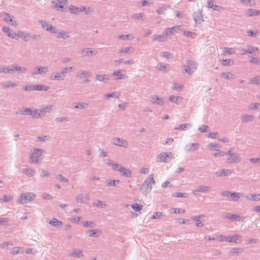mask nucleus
Wrapping results in <instances>:
<instances>
[{
	"label": "nucleus",
	"instance_id": "obj_48",
	"mask_svg": "<svg viewBox=\"0 0 260 260\" xmlns=\"http://www.w3.org/2000/svg\"><path fill=\"white\" fill-rule=\"evenodd\" d=\"M133 52L134 49L132 47L123 48L119 50L120 53H123L126 54L133 53Z\"/></svg>",
	"mask_w": 260,
	"mask_h": 260
},
{
	"label": "nucleus",
	"instance_id": "obj_18",
	"mask_svg": "<svg viewBox=\"0 0 260 260\" xmlns=\"http://www.w3.org/2000/svg\"><path fill=\"white\" fill-rule=\"evenodd\" d=\"M210 187L208 186L201 185L198 186L197 189L192 191L194 195H198L199 192L205 193L208 192L210 189Z\"/></svg>",
	"mask_w": 260,
	"mask_h": 260
},
{
	"label": "nucleus",
	"instance_id": "obj_46",
	"mask_svg": "<svg viewBox=\"0 0 260 260\" xmlns=\"http://www.w3.org/2000/svg\"><path fill=\"white\" fill-rule=\"evenodd\" d=\"M260 11L253 9H249L247 11V15L248 16H256L259 15Z\"/></svg>",
	"mask_w": 260,
	"mask_h": 260
},
{
	"label": "nucleus",
	"instance_id": "obj_62",
	"mask_svg": "<svg viewBox=\"0 0 260 260\" xmlns=\"http://www.w3.org/2000/svg\"><path fill=\"white\" fill-rule=\"evenodd\" d=\"M13 199V197L10 195H5L3 198L0 199L2 202H10Z\"/></svg>",
	"mask_w": 260,
	"mask_h": 260
},
{
	"label": "nucleus",
	"instance_id": "obj_12",
	"mask_svg": "<svg viewBox=\"0 0 260 260\" xmlns=\"http://www.w3.org/2000/svg\"><path fill=\"white\" fill-rule=\"evenodd\" d=\"M49 72L48 67H37L32 71L31 74L34 76L45 74Z\"/></svg>",
	"mask_w": 260,
	"mask_h": 260
},
{
	"label": "nucleus",
	"instance_id": "obj_19",
	"mask_svg": "<svg viewBox=\"0 0 260 260\" xmlns=\"http://www.w3.org/2000/svg\"><path fill=\"white\" fill-rule=\"evenodd\" d=\"M225 218H227L232 221H243L244 220V218L241 217L238 215L235 214H231L228 213L225 216Z\"/></svg>",
	"mask_w": 260,
	"mask_h": 260
},
{
	"label": "nucleus",
	"instance_id": "obj_63",
	"mask_svg": "<svg viewBox=\"0 0 260 260\" xmlns=\"http://www.w3.org/2000/svg\"><path fill=\"white\" fill-rule=\"evenodd\" d=\"M163 216L162 212H156L154 213L153 215L151 216V219H160Z\"/></svg>",
	"mask_w": 260,
	"mask_h": 260
},
{
	"label": "nucleus",
	"instance_id": "obj_61",
	"mask_svg": "<svg viewBox=\"0 0 260 260\" xmlns=\"http://www.w3.org/2000/svg\"><path fill=\"white\" fill-rule=\"evenodd\" d=\"M39 112V111H38V109L32 108V111H31V117L34 119H40L39 118V115H38Z\"/></svg>",
	"mask_w": 260,
	"mask_h": 260
},
{
	"label": "nucleus",
	"instance_id": "obj_4",
	"mask_svg": "<svg viewBox=\"0 0 260 260\" xmlns=\"http://www.w3.org/2000/svg\"><path fill=\"white\" fill-rule=\"evenodd\" d=\"M74 69L73 67H64L60 72L55 73L54 76H51L50 79L51 80H63L66 76V74L72 72Z\"/></svg>",
	"mask_w": 260,
	"mask_h": 260
},
{
	"label": "nucleus",
	"instance_id": "obj_3",
	"mask_svg": "<svg viewBox=\"0 0 260 260\" xmlns=\"http://www.w3.org/2000/svg\"><path fill=\"white\" fill-rule=\"evenodd\" d=\"M36 197V194L31 192H25L20 194L19 198L17 200V203L24 204L34 201Z\"/></svg>",
	"mask_w": 260,
	"mask_h": 260
},
{
	"label": "nucleus",
	"instance_id": "obj_10",
	"mask_svg": "<svg viewBox=\"0 0 260 260\" xmlns=\"http://www.w3.org/2000/svg\"><path fill=\"white\" fill-rule=\"evenodd\" d=\"M173 156L172 152H162L157 155L156 161L160 162H167V159H172Z\"/></svg>",
	"mask_w": 260,
	"mask_h": 260
},
{
	"label": "nucleus",
	"instance_id": "obj_28",
	"mask_svg": "<svg viewBox=\"0 0 260 260\" xmlns=\"http://www.w3.org/2000/svg\"><path fill=\"white\" fill-rule=\"evenodd\" d=\"M199 144L198 143H193L188 145H186L185 147V150L187 152L194 151L198 149Z\"/></svg>",
	"mask_w": 260,
	"mask_h": 260
},
{
	"label": "nucleus",
	"instance_id": "obj_15",
	"mask_svg": "<svg viewBox=\"0 0 260 260\" xmlns=\"http://www.w3.org/2000/svg\"><path fill=\"white\" fill-rule=\"evenodd\" d=\"M89 200V196L88 194L81 193L77 196L76 202L80 204H85Z\"/></svg>",
	"mask_w": 260,
	"mask_h": 260
},
{
	"label": "nucleus",
	"instance_id": "obj_5",
	"mask_svg": "<svg viewBox=\"0 0 260 260\" xmlns=\"http://www.w3.org/2000/svg\"><path fill=\"white\" fill-rule=\"evenodd\" d=\"M198 63L192 60H187L186 65H183L182 68L183 73H186L189 75H192L197 69Z\"/></svg>",
	"mask_w": 260,
	"mask_h": 260
},
{
	"label": "nucleus",
	"instance_id": "obj_38",
	"mask_svg": "<svg viewBox=\"0 0 260 260\" xmlns=\"http://www.w3.org/2000/svg\"><path fill=\"white\" fill-rule=\"evenodd\" d=\"M179 26H174L172 27L167 28L164 31L165 36L167 37L168 36L173 35L174 33V31L176 29H179Z\"/></svg>",
	"mask_w": 260,
	"mask_h": 260
},
{
	"label": "nucleus",
	"instance_id": "obj_11",
	"mask_svg": "<svg viewBox=\"0 0 260 260\" xmlns=\"http://www.w3.org/2000/svg\"><path fill=\"white\" fill-rule=\"evenodd\" d=\"M1 17L3 18L4 21L8 23H10L13 26L16 25V22L14 20V17L12 15L5 12L2 13Z\"/></svg>",
	"mask_w": 260,
	"mask_h": 260
},
{
	"label": "nucleus",
	"instance_id": "obj_57",
	"mask_svg": "<svg viewBox=\"0 0 260 260\" xmlns=\"http://www.w3.org/2000/svg\"><path fill=\"white\" fill-rule=\"evenodd\" d=\"M132 208L136 212L140 211L142 208L143 206L138 203H135L131 205Z\"/></svg>",
	"mask_w": 260,
	"mask_h": 260
},
{
	"label": "nucleus",
	"instance_id": "obj_53",
	"mask_svg": "<svg viewBox=\"0 0 260 260\" xmlns=\"http://www.w3.org/2000/svg\"><path fill=\"white\" fill-rule=\"evenodd\" d=\"M3 87L4 88H8L10 87H14L17 86V84L16 83L13 82L12 81H8L5 82H4L3 84Z\"/></svg>",
	"mask_w": 260,
	"mask_h": 260
},
{
	"label": "nucleus",
	"instance_id": "obj_41",
	"mask_svg": "<svg viewBox=\"0 0 260 260\" xmlns=\"http://www.w3.org/2000/svg\"><path fill=\"white\" fill-rule=\"evenodd\" d=\"M156 69L159 71H162L166 73H168L169 71V70L167 69V65L162 62L157 63Z\"/></svg>",
	"mask_w": 260,
	"mask_h": 260
},
{
	"label": "nucleus",
	"instance_id": "obj_42",
	"mask_svg": "<svg viewBox=\"0 0 260 260\" xmlns=\"http://www.w3.org/2000/svg\"><path fill=\"white\" fill-rule=\"evenodd\" d=\"M35 90L37 91H47L49 87L42 84L34 85Z\"/></svg>",
	"mask_w": 260,
	"mask_h": 260
},
{
	"label": "nucleus",
	"instance_id": "obj_58",
	"mask_svg": "<svg viewBox=\"0 0 260 260\" xmlns=\"http://www.w3.org/2000/svg\"><path fill=\"white\" fill-rule=\"evenodd\" d=\"M12 67L14 68V70L15 71L21 72L22 73H24L27 71V69L26 68L19 67L17 65H13Z\"/></svg>",
	"mask_w": 260,
	"mask_h": 260
},
{
	"label": "nucleus",
	"instance_id": "obj_43",
	"mask_svg": "<svg viewBox=\"0 0 260 260\" xmlns=\"http://www.w3.org/2000/svg\"><path fill=\"white\" fill-rule=\"evenodd\" d=\"M49 223L55 227H59L62 224V222L56 218H53L52 220L49 222Z\"/></svg>",
	"mask_w": 260,
	"mask_h": 260
},
{
	"label": "nucleus",
	"instance_id": "obj_20",
	"mask_svg": "<svg viewBox=\"0 0 260 260\" xmlns=\"http://www.w3.org/2000/svg\"><path fill=\"white\" fill-rule=\"evenodd\" d=\"M98 52L93 50L92 48H84L81 50V54L83 56H87L89 55L93 56L96 55Z\"/></svg>",
	"mask_w": 260,
	"mask_h": 260
},
{
	"label": "nucleus",
	"instance_id": "obj_37",
	"mask_svg": "<svg viewBox=\"0 0 260 260\" xmlns=\"http://www.w3.org/2000/svg\"><path fill=\"white\" fill-rule=\"evenodd\" d=\"M182 101V98L179 96L171 95L169 98V101L177 105Z\"/></svg>",
	"mask_w": 260,
	"mask_h": 260
},
{
	"label": "nucleus",
	"instance_id": "obj_49",
	"mask_svg": "<svg viewBox=\"0 0 260 260\" xmlns=\"http://www.w3.org/2000/svg\"><path fill=\"white\" fill-rule=\"evenodd\" d=\"M83 226L84 228H94L96 226L95 222L93 221H85L83 222Z\"/></svg>",
	"mask_w": 260,
	"mask_h": 260
},
{
	"label": "nucleus",
	"instance_id": "obj_7",
	"mask_svg": "<svg viewBox=\"0 0 260 260\" xmlns=\"http://www.w3.org/2000/svg\"><path fill=\"white\" fill-rule=\"evenodd\" d=\"M227 155L230 156V157L227 159L229 164H238L241 160L240 155L238 153L233 152L232 148L227 152Z\"/></svg>",
	"mask_w": 260,
	"mask_h": 260
},
{
	"label": "nucleus",
	"instance_id": "obj_33",
	"mask_svg": "<svg viewBox=\"0 0 260 260\" xmlns=\"http://www.w3.org/2000/svg\"><path fill=\"white\" fill-rule=\"evenodd\" d=\"M254 116L252 115L245 114L241 116V120L243 123L249 122L253 121Z\"/></svg>",
	"mask_w": 260,
	"mask_h": 260
},
{
	"label": "nucleus",
	"instance_id": "obj_64",
	"mask_svg": "<svg viewBox=\"0 0 260 260\" xmlns=\"http://www.w3.org/2000/svg\"><path fill=\"white\" fill-rule=\"evenodd\" d=\"M38 110L39 111V114H38L39 118L40 119L42 118L43 117H44L45 116L46 113H47L46 111L45 110L44 107H43L42 108H41L40 109H38Z\"/></svg>",
	"mask_w": 260,
	"mask_h": 260
},
{
	"label": "nucleus",
	"instance_id": "obj_9",
	"mask_svg": "<svg viewBox=\"0 0 260 260\" xmlns=\"http://www.w3.org/2000/svg\"><path fill=\"white\" fill-rule=\"evenodd\" d=\"M150 102L155 105L163 106L165 104V98L159 97L156 95H152L150 96Z\"/></svg>",
	"mask_w": 260,
	"mask_h": 260
},
{
	"label": "nucleus",
	"instance_id": "obj_30",
	"mask_svg": "<svg viewBox=\"0 0 260 260\" xmlns=\"http://www.w3.org/2000/svg\"><path fill=\"white\" fill-rule=\"evenodd\" d=\"M90 75L91 73L89 71L81 70L78 72L77 77L80 79L87 78L90 76Z\"/></svg>",
	"mask_w": 260,
	"mask_h": 260
},
{
	"label": "nucleus",
	"instance_id": "obj_2",
	"mask_svg": "<svg viewBox=\"0 0 260 260\" xmlns=\"http://www.w3.org/2000/svg\"><path fill=\"white\" fill-rule=\"evenodd\" d=\"M153 174H150L144 180L140 189L143 194L146 196L152 189V185L155 184Z\"/></svg>",
	"mask_w": 260,
	"mask_h": 260
},
{
	"label": "nucleus",
	"instance_id": "obj_35",
	"mask_svg": "<svg viewBox=\"0 0 260 260\" xmlns=\"http://www.w3.org/2000/svg\"><path fill=\"white\" fill-rule=\"evenodd\" d=\"M108 165L110 166H112V170L116 171H119L120 170V168L122 166L120 164L115 163L112 160L109 159L108 160Z\"/></svg>",
	"mask_w": 260,
	"mask_h": 260
},
{
	"label": "nucleus",
	"instance_id": "obj_26",
	"mask_svg": "<svg viewBox=\"0 0 260 260\" xmlns=\"http://www.w3.org/2000/svg\"><path fill=\"white\" fill-rule=\"evenodd\" d=\"M69 256L75 258H80L83 256L82 251L80 249H73L69 253Z\"/></svg>",
	"mask_w": 260,
	"mask_h": 260
},
{
	"label": "nucleus",
	"instance_id": "obj_25",
	"mask_svg": "<svg viewBox=\"0 0 260 260\" xmlns=\"http://www.w3.org/2000/svg\"><path fill=\"white\" fill-rule=\"evenodd\" d=\"M232 174V171L231 170L228 169H222L215 172V175L218 177H220L222 176H228L229 175H231Z\"/></svg>",
	"mask_w": 260,
	"mask_h": 260
},
{
	"label": "nucleus",
	"instance_id": "obj_39",
	"mask_svg": "<svg viewBox=\"0 0 260 260\" xmlns=\"http://www.w3.org/2000/svg\"><path fill=\"white\" fill-rule=\"evenodd\" d=\"M220 77L226 80H231L234 77V75L231 72H222L220 74Z\"/></svg>",
	"mask_w": 260,
	"mask_h": 260
},
{
	"label": "nucleus",
	"instance_id": "obj_40",
	"mask_svg": "<svg viewBox=\"0 0 260 260\" xmlns=\"http://www.w3.org/2000/svg\"><path fill=\"white\" fill-rule=\"evenodd\" d=\"M69 11L71 14L78 15L80 12V7H77L74 5H71L69 7Z\"/></svg>",
	"mask_w": 260,
	"mask_h": 260
},
{
	"label": "nucleus",
	"instance_id": "obj_44",
	"mask_svg": "<svg viewBox=\"0 0 260 260\" xmlns=\"http://www.w3.org/2000/svg\"><path fill=\"white\" fill-rule=\"evenodd\" d=\"M92 11L93 10L90 7L80 6V12H84L86 15H89Z\"/></svg>",
	"mask_w": 260,
	"mask_h": 260
},
{
	"label": "nucleus",
	"instance_id": "obj_55",
	"mask_svg": "<svg viewBox=\"0 0 260 260\" xmlns=\"http://www.w3.org/2000/svg\"><path fill=\"white\" fill-rule=\"evenodd\" d=\"M192 125L188 123H185L183 124L179 125L178 127H176L175 129H179V130H182V131H185L186 130V128L188 127H191Z\"/></svg>",
	"mask_w": 260,
	"mask_h": 260
},
{
	"label": "nucleus",
	"instance_id": "obj_13",
	"mask_svg": "<svg viewBox=\"0 0 260 260\" xmlns=\"http://www.w3.org/2000/svg\"><path fill=\"white\" fill-rule=\"evenodd\" d=\"M202 13L203 11L199 9L193 13L192 16L196 23H200L204 21V16Z\"/></svg>",
	"mask_w": 260,
	"mask_h": 260
},
{
	"label": "nucleus",
	"instance_id": "obj_32",
	"mask_svg": "<svg viewBox=\"0 0 260 260\" xmlns=\"http://www.w3.org/2000/svg\"><path fill=\"white\" fill-rule=\"evenodd\" d=\"M32 108H24L23 109L17 112L16 114L31 116Z\"/></svg>",
	"mask_w": 260,
	"mask_h": 260
},
{
	"label": "nucleus",
	"instance_id": "obj_47",
	"mask_svg": "<svg viewBox=\"0 0 260 260\" xmlns=\"http://www.w3.org/2000/svg\"><path fill=\"white\" fill-rule=\"evenodd\" d=\"M120 93L118 92H113L111 93L107 94L105 96V98L106 99H109L111 98H114L116 99H118L119 98Z\"/></svg>",
	"mask_w": 260,
	"mask_h": 260
},
{
	"label": "nucleus",
	"instance_id": "obj_16",
	"mask_svg": "<svg viewBox=\"0 0 260 260\" xmlns=\"http://www.w3.org/2000/svg\"><path fill=\"white\" fill-rule=\"evenodd\" d=\"M2 30L7 34V36L13 39H18L17 33L15 32L13 30L11 29L9 27L4 26L2 27Z\"/></svg>",
	"mask_w": 260,
	"mask_h": 260
},
{
	"label": "nucleus",
	"instance_id": "obj_8",
	"mask_svg": "<svg viewBox=\"0 0 260 260\" xmlns=\"http://www.w3.org/2000/svg\"><path fill=\"white\" fill-rule=\"evenodd\" d=\"M221 194L224 197H230L231 198V200L234 202H238L240 198L244 197L242 193L236 192H231L230 191H224L221 192Z\"/></svg>",
	"mask_w": 260,
	"mask_h": 260
},
{
	"label": "nucleus",
	"instance_id": "obj_23",
	"mask_svg": "<svg viewBox=\"0 0 260 260\" xmlns=\"http://www.w3.org/2000/svg\"><path fill=\"white\" fill-rule=\"evenodd\" d=\"M95 78L97 81L106 83L110 79V76L108 74H96Z\"/></svg>",
	"mask_w": 260,
	"mask_h": 260
},
{
	"label": "nucleus",
	"instance_id": "obj_34",
	"mask_svg": "<svg viewBox=\"0 0 260 260\" xmlns=\"http://www.w3.org/2000/svg\"><path fill=\"white\" fill-rule=\"evenodd\" d=\"M23 173L28 177H32L35 175L36 171L30 168H26L23 170Z\"/></svg>",
	"mask_w": 260,
	"mask_h": 260
},
{
	"label": "nucleus",
	"instance_id": "obj_60",
	"mask_svg": "<svg viewBox=\"0 0 260 260\" xmlns=\"http://www.w3.org/2000/svg\"><path fill=\"white\" fill-rule=\"evenodd\" d=\"M144 17V13H136L132 15V18L134 19L143 20Z\"/></svg>",
	"mask_w": 260,
	"mask_h": 260
},
{
	"label": "nucleus",
	"instance_id": "obj_29",
	"mask_svg": "<svg viewBox=\"0 0 260 260\" xmlns=\"http://www.w3.org/2000/svg\"><path fill=\"white\" fill-rule=\"evenodd\" d=\"M73 104L75 105V109H87L89 107V104L85 102H75Z\"/></svg>",
	"mask_w": 260,
	"mask_h": 260
},
{
	"label": "nucleus",
	"instance_id": "obj_21",
	"mask_svg": "<svg viewBox=\"0 0 260 260\" xmlns=\"http://www.w3.org/2000/svg\"><path fill=\"white\" fill-rule=\"evenodd\" d=\"M123 71V70H122L115 71L112 73V76H116L117 77L116 80L127 79L128 78V76L126 75L122 74L121 72Z\"/></svg>",
	"mask_w": 260,
	"mask_h": 260
},
{
	"label": "nucleus",
	"instance_id": "obj_52",
	"mask_svg": "<svg viewBox=\"0 0 260 260\" xmlns=\"http://www.w3.org/2000/svg\"><path fill=\"white\" fill-rule=\"evenodd\" d=\"M169 8V6L159 7L157 9L156 13L158 15H164L165 13V11Z\"/></svg>",
	"mask_w": 260,
	"mask_h": 260
},
{
	"label": "nucleus",
	"instance_id": "obj_22",
	"mask_svg": "<svg viewBox=\"0 0 260 260\" xmlns=\"http://www.w3.org/2000/svg\"><path fill=\"white\" fill-rule=\"evenodd\" d=\"M86 234L89 237L98 238L102 234V231L99 229H92L87 231Z\"/></svg>",
	"mask_w": 260,
	"mask_h": 260
},
{
	"label": "nucleus",
	"instance_id": "obj_54",
	"mask_svg": "<svg viewBox=\"0 0 260 260\" xmlns=\"http://www.w3.org/2000/svg\"><path fill=\"white\" fill-rule=\"evenodd\" d=\"M249 84H256V85H259L260 84L259 83V76H255L254 77L250 80L249 82Z\"/></svg>",
	"mask_w": 260,
	"mask_h": 260
},
{
	"label": "nucleus",
	"instance_id": "obj_59",
	"mask_svg": "<svg viewBox=\"0 0 260 260\" xmlns=\"http://www.w3.org/2000/svg\"><path fill=\"white\" fill-rule=\"evenodd\" d=\"M57 179L59 180L61 182L68 183L69 181V179L61 174H58L56 176Z\"/></svg>",
	"mask_w": 260,
	"mask_h": 260
},
{
	"label": "nucleus",
	"instance_id": "obj_24",
	"mask_svg": "<svg viewBox=\"0 0 260 260\" xmlns=\"http://www.w3.org/2000/svg\"><path fill=\"white\" fill-rule=\"evenodd\" d=\"M17 37H19L24 42L27 41V39L30 37L31 35L28 32H26L24 31L19 30L17 32Z\"/></svg>",
	"mask_w": 260,
	"mask_h": 260
},
{
	"label": "nucleus",
	"instance_id": "obj_56",
	"mask_svg": "<svg viewBox=\"0 0 260 260\" xmlns=\"http://www.w3.org/2000/svg\"><path fill=\"white\" fill-rule=\"evenodd\" d=\"M249 62L251 63L258 65L260 63V59L257 57L250 56Z\"/></svg>",
	"mask_w": 260,
	"mask_h": 260
},
{
	"label": "nucleus",
	"instance_id": "obj_36",
	"mask_svg": "<svg viewBox=\"0 0 260 260\" xmlns=\"http://www.w3.org/2000/svg\"><path fill=\"white\" fill-rule=\"evenodd\" d=\"M244 252V249L242 248H233L231 249L230 252V255L231 256H234L238 255Z\"/></svg>",
	"mask_w": 260,
	"mask_h": 260
},
{
	"label": "nucleus",
	"instance_id": "obj_31",
	"mask_svg": "<svg viewBox=\"0 0 260 260\" xmlns=\"http://www.w3.org/2000/svg\"><path fill=\"white\" fill-rule=\"evenodd\" d=\"M56 35V37L58 39H66L70 38V32L64 30H60L59 32L57 31Z\"/></svg>",
	"mask_w": 260,
	"mask_h": 260
},
{
	"label": "nucleus",
	"instance_id": "obj_17",
	"mask_svg": "<svg viewBox=\"0 0 260 260\" xmlns=\"http://www.w3.org/2000/svg\"><path fill=\"white\" fill-rule=\"evenodd\" d=\"M68 0H56L52 2L53 7L57 10L63 9Z\"/></svg>",
	"mask_w": 260,
	"mask_h": 260
},
{
	"label": "nucleus",
	"instance_id": "obj_6",
	"mask_svg": "<svg viewBox=\"0 0 260 260\" xmlns=\"http://www.w3.org/2000/svg\"><path fill=\"white\" fill-rule=\"evenodd\" d=\"M241 238V236L237 235L230 236L220 235L219 237L218 240L220 242L225 241L230 243H239L240 242V239Z\"/></svg>",
	"mask_w": 260,
	"mask_h": 260
},
{
	"label": "nucleus",
	"instance_id": "obj_50",
	"mask_svg": "<svg viewBox=\"0 0 260 260\" xmlns=\"http://www.w3.org/2000/svg\"><path fill=\"white\" fill-rule=\"evenodd\" d=\"M258 49L257 47L248 46L247 47V51L249 54H253V53H258Z\"/></svg>",
	"mask_w": 260,
	"mask_h": 260
},
{
	"label": "nucleus",
	"instance_id": "obj_51",
	"mask_svg": "<svg viewBox=\"0 0 260 260\" xmlns=\"http://www.w3.org/2000/svg\"><path fill=\"white\" fill-rule=\"evenodd\" d=\"M191 219L194 221L197 222L196 225L198 227H202L204 225L203 223L200 220V217L197 216H192L191 217Z\"/></svg>",
	"mask_w": 260,
	"mask_h": 260
},
{
	"label": "nucleus",
	"instance_id": "obj_1",
	"mask_svg": "<svg viewBox=\"0 0 260 260\" xmlns=\"http://www.w3.org/2000/svg\"><path fill=\"white\" fill-rule=\"evenodd\" d=\"M45 150L42 148H34L29 156V162L34 164H40L43 159Z\"/></svg>",
	"mask_w": 260,
	"mask_h": 260
},
{
	"label": "nucleus",
	"instance_id": "obj_14",
	"mask_svg": "<svg viewBox=\"0 0 260 260\" xmlns=\"http://www.w3.org/2000/svg\"><path fill=\"white\" fill-rule=\"evenodd\" d=\"M113 143L116 146L124 148H127L128 146V143L126 140L119 138H114Z\"/></svg>",
	"mask_w": 260,
	"mask_h": 260
},
{
	"label": "nucleus",
	"instance_id": "obj_45",
	"mask_svg": "<svg viewBox=\"0 0 260 260\" xmlns=\"http://www.w3.org/2000/svg\"><path fill=\"white\" fill-rule=\"evenodd\" d=\"M153 40L159 42H164L167 40V37L165 35H154Z\"/></svg>",
	"mask_w": 260,
	"mask_h": 260
},
{
	"label": "nucleus",
	"instance_id": "obj_27",
	"mask_svg": "<svg viewBox=\"0 0 260 260\" xmlns=\"http://www.w3.org/2000/svg\"><path fill=\"white\" fill-rule=\"evenodd\" d=\"M119 172L121 173V175L127 178L132 177V171L129 169L126 168L124 167L120 168Z\"/></svg>",
	"mask_w": 260,
	"mask_h": 260
}]
</instances>
